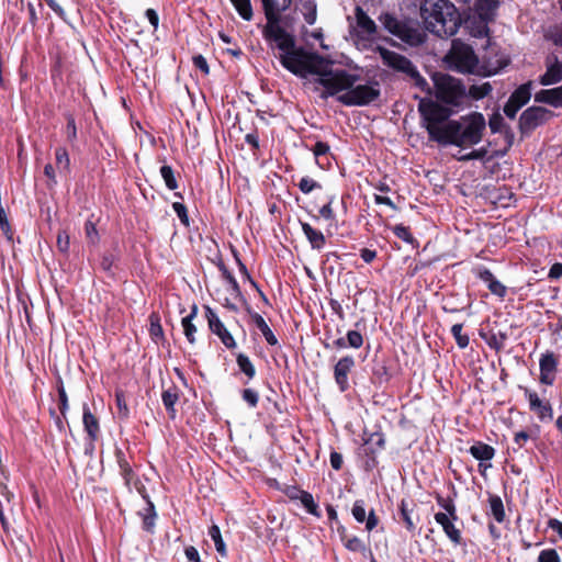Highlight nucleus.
Returning <instances> with one entry per match:
<instances>
[{
	"mask_svg": "<svg viewBox=\"0 0 562 562\" xmlns=\"http://www.w3.org/2000/svg\"><path fill=\"white\" fill-rule=\"evenodd\" d=\"M262 35L272 48L279 50L276 57L292 74L306 77L307 74L322 72L324 59L317 54L306 52L303 47H297L294 36L280 25V20L267 22L262 29Z\"/></svg>",
	"mask_w": 562,
	"mask_h": 562,
	"instance_id": "1",
	"label": "nucleus"
},
{
	"mask_svg": "<svg viewBox=\"0 0 562 562\" xmlns=\"http://www.w3.org/2000/svg\"><path fill=\"white\" fill-rule=\"evenodd\" d=\"M317 75L319 77L316 82L325 88L321 94L323 99L337 95V100L344 105L363 106L373 102L380 95L378 82L356 85L360 77L345 69L327 70L324 63L322 72Z\"/></svg>",
	"mask_w": 562,
	"mask_h": 562,
	"instance_id": "2",
	"label": "nucleus"
},
{
	"mask_svg": "<svg viewBox=\"0 0 562 562\" xmlns=\"http://www.w3.org/2000/svg\"><path fill=\"white\" fill-rule=\"evenodd\" d=\"M420 16L426 30L439 37L453 36L461 23L457 8L448 0H424Z\"/></svg>",
	"mask_w": 562,
	"mask_h": 562,
	"instance_id": "3",
	"label": "nucleus"
},
{
	"mask_svg": "<svg viewBox=\"0 0 562 562\" xmlns=\"http://www.w3.org/2000/svg\"><path fill=\"white\" fill-rule=\"evenodd\" d=\"M486 121L482 113L472 112L458 120L447 121L445 134L439 144L472 147L482 140Z\"/></svg>",
	"mask_w": 562,
	"mask_h": 562,
	"instance_id": "4",
	"label": "nucleus"
},
{
	"mask_svg": "<svg viewBox=\"0 0 562 562\" xmlns=\"http://www.w3.org/2000/svg\"><path fill=\"white\" fill-rule=\"evenodd\" d=\"M432 81L438 100L456 108L464 104L467 92L459 79L447 74L436 72L432 76Z\"/></svg>",
	"mask_w": 562,
	"mask_h": 562,
	"instance_id": "5",
	"label": "nucleus"
},
{
	"mask_svg": "<svg viewBox=\"0 0 562 562\" xmlns=\"http://www.w3.org/2000/svg\"><path fill=\"white\" fill-rule=\"evenodd\" d=\"M418 110L425 121L429 138L439 143L446 132V121L450 112L432 100L426 99L420 100Z\"/></svg>",
	"mask_w": 562,
	"mask_h": 562,
	"instance_id": "6",
	"label": "nucleus"
},
{
	"mask_svg": "<svg viewBox=\"0 0 562 562\" xmlns=\"http://www.w3.org/2000/svg\"><path fill=\"white\" fill-rule=\"evenodd\" d=\"M378 53L385 66L406 75L413 80L416 87L430 93V87L428 82L419 75L417 68L407 57L384 47H378Z\"/></svg>",
	"mask_w": 562,
	"mask_h": 562,
	"instance_id": "7",
	"label": "nucleus"
},
{
	"mask_svg": "<svg viewBox=\"0 0 562 562\" xmlns=\"http://www.w3.org/2000/svg\"><path fill=\"white\" fill-rule=\"evenodd\" d=\"M450 67L459 72L475 74L477 72L479 59L472 47L456 40L447 56Z\"/></svg>",
	"mask_w": 562,
	"mask_h": 562,
	"instance_id": "8",
	"label": "nucleus"
},
{
	"mask_svg": "<svg viewBox=\"0 0 562 562\" xmlns=\"http://www.w3.org/2000/svg\"><path fill=\"white\" fill-rule=\"evenodd\" d=\"M379 21L386 31L405 43L417 45L424 41V35L419 30L408 26L393 14L382 13Z\"/></svg>",
	"mask_w": 562,
	"mask_h": 562,
	"instance_id": "9",
	"label": "nucleus"
},
{
	"mask_svg": "<svg viewBox=\"0 0 562 562\" xmlns=\"http://www.w3.org/2000/svg\"><path fill=\"white\" fill-rule=\"evenodd\" d=\"M549 116V111L541 106H531L525 110L519 117L520 130L530 132L543 124Z\"/></svg>",
	"mask_w": 562,
	"mask_h": 562,
	"instance_id": "10",
	"label": "nucleus"
},
{
	"mask_svg": "<svg viewBox=\"0 0 562 562\" xmlns=\"http://www.w3.org/2000/svg\"><path fill=\"white\" fill-rule=\"evenodd\" d=\"M205 316L209 323V327L211 331L218 336L221 341L225 345V347L232 349L236 347L235 339L231 335V333L226 329L224 324L221 322L216 313L210 308H205Z\"/></svg>",
	"mask_w": 562,
	"mask_h": 562,
	"instance_id": "11",
	"label": "nucleus"
},
{
	"mask_svg": "<svg viewBox=\"0 0 562 562\" xmlns=\"http://www.w3.org/2000/svg\"><path fill=\"white\" fill-rule=\"evenodd\" d=\"M558 364L559 359L553 352L547 351L541 356L539 361V380L542 384L552 385L554 383L555 375L558 372Z\"/></svg>",
	"mask_w": 562,
	"mask_h": 562,
	"instance_id": "12",
	"label": "nucleus"
},
{
	"mask_svg": "<svg viewBox=\"0 0 562 562\" xmlns=\"http://www.w3.org/2000/svg\"><path fill=\"white\" fill-rule=\"evenodd\" d=\"M355 359L351 356L340 358L334 367V379L341 392L349 389L348 375L355 368Z\"/></svg>",
	"mask_w": 562,
	"mask_h": 562,
	"instance_id": "13",
	"label": "nucleus"
},
{
	"mask_svg": "<svg viewBox=\"0 0 562 562\" xmlns=\"http://www.w3.org/2000/svg\"><path fill=\"white\" fill-rule=\"evenodd\" d=\"M526 395L529 401L530 411L537 414L540 420L552 419L553 414L550 403L541 401L536 392L529 390H526Z\"/></svg>",
	"mask_w": 562,
	"mask_h": 562,
	"instance_id": "14",
	"label": "nucleus"
},
{
	"mask_svg": "<svg viewBox=\"0 0 562 562\" xmlns=\"http://www.w3.org/2000/svg\"><path fill=\"white\" fill-rule=\"evenodd\" d=\"M435 520L442 527V530L452 543L460 544L462 542L461 531L454 526L457 519H452L447 514L440 512L435 514Z\"/></svg>",
	"mask_w": 562,
	"mask_h": 562,
	"instance_id": "15",
	"label": "nucleus"
},
{
	"mask_svg": "<svg viewBox=\"0 0 562 562\" xmlns=\"http://www.w3.org/2000/svg\"><path fill=\"white\" fill-rule=\"evenodd\" d=\"M498 3L497 0H474L471 7L473 16L487 22L493 21Z\"/></svg>",
	"mask_w": 562,
	"mask_h": 562,
	"instance_id": "16",
	"label": "nucleus"
},
{
	"mask_svg": "<svg viewBox=\"0 0 562 562\" xmlns=\"http://www.w3.org/2000/svg\"><path fill=\"white\" fill-rule=\"evenodd\" d=\"M267 22L280 20V14L288 10L292 0H261Z\"/></svg>",
	"mask_w": 562,
	"mask_h": 562,
	"instance_id": "17",
	"label": "nucleus"
},
{
	"mask_svg": "<svg viewBox=\"0 0 562 562\" xmlns=\"http://www.w3.org/2000/svg\"><path fill=\"white\" fill-rule=\"evenodd\" d=\"M300 224L311 247L318 251L322 250L326 244V238L324 234L306 222H300Z\"/></svg>",
	"mask_w": 562,
	"mask_h": 562,
	"instance_id": "18",
	"label": "nucleus"
},
{
	"mask_svg": "<svg viewBox=\"0 0 562 562\" xmlns=\"http://www.w3.org/2000/svg\"><path fill=\"white\" fill-rule=\"evenodd\" d=\"M562 80V64L554 58L553 63L548 64L547 71L541 76L542 86H551Z\"/></svg>",
	"mask_w": 562,
	"mask_h": 562,
	"instance_id": "19",
	"label": "nucleus"
},
{
	"mask_svg": "<svg viewBox=\"0 0 562 562\" xmlns=\"http://www.w3.org/2000/svg\"><path fill=\"white\" fill-rule=\"evenodd\" d=\"M356 21L361 34L367 36L375 34V22L360 7L356 8Z\"/></svg>",
	"mask_w": 562,
	"mask_h": 562,
	"instance_id": "20",
	"label": "nucleus"
},
{
	"mask_svg": "<svg viewBox=\"0 0 562 562\" xmlns=\"http://www.w3.org/2000/svg\"><path fill=\"white\" fill-rule=\"evenodd\" d=\"M479 278L487 284L488 290L499 296L504 297L506 294V286L501 283L488 269H483L479 272Z\"/></svg>",
	"mask_w": 562,
	"mask_h": 562,
	"instance_id": "21",
	"label": "nucleus"
},
{
	"mask_svg": "<svg viewBox=\"0 0 562 562\" xmlns=\"http://www.w3.org/2000/svg\"><path fill=\"white\" fill-rule=\"evenodd\" d=\"M469 452L476 460L488 461L494 458L495 449L482 441H476L470 447Z\"/></svg>",
	"mask_w": 562,
	"mask_h": 562,
	"instance_id": "22",
	"label": "nucleus"
},
{
	"mask_svg": "<svg viewBox=\"0 0 562 562\" xmlns=\"http://www.w3.org/2000/svg\"><path fill=\"white\" fill-rule=\"evenodd\" d=\"M251 318H252L255 326L259 329V331L265 337L266 341L271 346H276L278 344V339L274 336L271 328L269 327V325L267 324V322L263 319V317L258 313H254L251 315Z\"/></svg>",
	"mask_w": 562,
	"mask_h": 562,
	"instance_id": "23",
	"label": "nucleus"
},
{
	"mask_svg": "<svg viewBox=\"0 0 562 562\" xmlns=\"http://www.w3.org/2000/svg\"><path fill=\"white\" fill-rule=\"evenodd\" d=\"M340 538L345 548L348 549L349 551L360 552L362 554H364L368 551L367 546L360 538L353 535H348L346 530H342L340 532Z\"/></svg>",
	"mask_w": 562,
	"mask_h": 562,
	"instance_id": "24",
	"label": "nucleus"
},
{
	"mask_svg": "<svg viewBox=\"0 0 562 562\" xmlns=\"http://www.w3.org/2000/svg\"><path fill=\"white\" fill-rule=\"evenodd\" d=\"M83 425L90 439L94 440L99 434V422L87 405L83 406Z\"/></svg>",
	"mask_w": 562,
	"mask_h": 562,
	"instance_id": "25",
	"label": "nucleus"
},
{
	"mask_svg": "<svg viewBox=\"0 0 562 562\" xmlns=\"http://www.w3.org/2000/svg\"><path fill=\"white\" fill-rule=\"evenodd\" d=\"M488 22L477 19V16H470L467 21V27L474 37H484L488 33Z\"/></svg>",
	"mask_w": 562,
	"mask_h": 562,
	"instance_id": "26",
	"label": "nucleus"
},
{
	"mask_svg": "<svg viewBox=\"0 0 562 562\" xmlns=\"http://www.w3.org/2000/svg\"><path fill=\"white\" fill-rule=\"evenodd\" d=\"M531 97V82L519 86L509 97L513 102H516L518 106H524L528 103Z\"/></svg>",
	"mask_w": 562,
	"mask_h": 562,
	"instance_id": "27",
	"label": "nucleus"
},
{
	"mask_svg": "<svg viewBox=\"0 0 562 562\" xmlns=\"http://www.w3.org/2000/svg\"><path fill=\"white\" fill-rule=\"evenodd\" d=\"M178 398H179L178 392L175 387H170V389L164 391L162 395H161L162 403H164L170 418H172V419L176 417L175 405L178 402Z\"/></svg>",
	"mask_w": 562,
	"mask_h": 562,
	"instance_id": "28",
	"label": "nucleus"
},
{
	"mask_svg": "<svg viewBox=\"0 0 562 562\" xmlns=\"http://www.w3.org/2000/svg\"><path fill=\"white\" fill-rule=\"evenodd\" d=\"M299 9L302 12L306 23L310 25L316 21V3L314 0H300Z\"/></svg>",
	"mask_w": 562,
	"mask_h": 562,
	"instance_id": "29",
	"label": "nucleus"
},
{
	"mask_svg": "<svg viewBox=\"0 0 562 562\" xmlns=\"http://www.w3.org/2000/svg\"><path fill=\"white\" fill-rule=\"evenodd\" d=\"M488 503L490 510L494 519L497 522H503L505 520V510L502 498L497 495H490Z\"/></svg>",
	"mask_w": 562,
	"mask_h": 562,
	"instance_id": "30",
	"label": "nucleus"
},
{
	"mask_svg": "<svg viewBox=\"0 0 562 562\" xmlns=\"http://www.w3.org/2000/svg\"><path fill=\"white\" fill-rule=\"evenodd\" d=\"M196 315V306H193L192 312L182 318V327L183 333L190 344H194L195 337L194 334L196 333V327L192 324V319Z\"/></svg>",
	"mask_w": 562,
	"mask_h": 562,
	"instance_id": "31",
	"label": "nucleus"
},
{
	"mask_svg": "<svg viewBox=\"0 0 562 562\" xmlns=\"http://www.w3.org/2000/svg\"><path fill=\"white\" fill-rule=\"evenodd\" d=\"M238 14L246 21L252 19V7L250 0H231Z\"/></svg>",
	"mask_w": 562,
	"mask_h": 562,
	"instance_id": "32",
	"label": "nucleus"
},
{
	"mask_svg": "<svg viewBox=\"0 0 562 562\" xmlns=\"http://www.w3.org/2000/svg\"><path fill=\"white\" fill-rule=\"evenodd\" d=\"M299 499L310 514L319 517L318 506L314 502V498L311 493L305 491H299Z\"/></svg>",
	"mask_w": 562,
	"mask_h": 562,
	"instance_id": "33",
	"label": "nucleus"
},
{
	"mask_svg": "<svg viewBox=\"0 0 562 562\" xmlns=\"http://www.w3.org/2000/svg\"><path fill=\"white\" fill-rule=\"evenodd\" d=\"M209 535L212 538V540L214 541L216 551L222 557H225L226 553H227L226 552V546H225V543L223 541V538H222L221 530H220L218 526L217 525L211 526V528L209 530Z\"/></svg>",
	"mask_w": 562,
	"mask_h": 562,
	"instance_id": "34",
	"label": "nucleus"
},
{
	"mask_svg": "<svg viewBox=\"0 0 562 562\" xmlns=\"http://www.w3.org/2000/svg\"><path fill=\"white\" fill-rule=\"evenodd\" d=\"M149 323H150V326H149L150 337L155 341H158V339H161L164 337V330H162V327L160 325V317H159V315L156 314V313H151L150 316H149Z\"/></svg>",
	"mask_w": 562,
	"mask_h": 562,
	"instance_id": "35",
	"label": "nucleus"
},
{
	"mask_svg": "<svg viewBox=\"0 0 562 562\" xmlns=\"http://www.w3.org/2000/svg\"><path fill=\"white\" fill-rule=\"evenodd\" d=\"M116 457L121 474L124 477L126 485H130L131 481L134 479V472L121 451L116 454Z\"/></svg>",
	"mask_w": 562,
	"mask_h": 562,
	"instance_id": "36",
	"label": "nucleus"
},
{
	"mask_svg": "<svg viewBox=\"0 0 562 562\" xmlns=\"http://www.w3.org/2000/svg\"><path fill=\"white\" fill-rule=\"evenodd\" d=\"M492 91V86L490 82H484L482 85H473L469 89V95L475 100H480L488 95Z\"/></svg>",
	"mask_w": 562,
	"mask_h": 562,
	"instance_id": "37",
	"label": "nucleus"
},
{
	"mask_svg": "<svg viewBox=\"0 0 562 562\" xmlns=\"http://www.w3.org/2000/svg\"><path fill=\"white\" fill-rule=\"evenodd\" d=\"M56 166L60 171L68 172L70 166V159L65 148L58 147L55 150Z\"/></svg>",
	"mask_w": 562,
	"mask_h": 562,
	"instance_id": "38",
	"label": "nucleus"
},
{
	"mask_svg": "<svg viewBox=\"0 0 562 562\" xmlns=\"http://www.w3.org/2000/svg\"><path fill=\"white\" fill-rule=\"evenodd\" d=\"M237 364L240 371L244 372L249 379H252L255 376V367L247 356L239 353L237 356Z\"/></svg>",
	"mask_w": 562,
	"mask_h": 562,
	"instance_id": "39",
	"label": "nucleus"
},
{
	"mask_svg": "<svg viewBox=\"0 0 562 562\" xmlns=\"http://www.w3.org/2000/svg\"><path fill=\"white\" fill-rule=\"evenodd\" d=\"M384 436L381 432H373L366 439V445L369 446L372 453L384 448Z\"/></svg>",
	"mask_w": 562,
	"mask_h": 562,
	"instance_id": "40",
	"label": "nucleus"
},
{
	"mask_svg": "<svg viewBox=\"0 0 562 562\" xmlns=\"http://www.w3.org/2000/svg\"><path fill=\"white\" fill-rule=\"evenodd\" d=\"M160 175L169 190H176L178 188L177 180L173 175V170L170 166L164 165L160 168Z\"/></svg>",
	"mask_w": 562,
	"mask_h": 562,
	"instance_id": "41",
	"label": "nucleus"
},
{
	"mask_svg": "<svg viewBox=\"0 0 562 562\" xmlns=\"http://www.w3.org/2000/svg\"><path fill=\"white\" fill-rule=\"evenodd\" d=\"M462 329H463V325L462 324H454L451 327V334L454 337V339L457 341V345L461 349H464L465 347H468L470 339H469L468 335L462 333Z\"/></svg>",
	"mask_w": 562,
	"mask_h": 562,
	"instance_id": "42",
	"label": "nucleus"
},
{
	"mask_svg": "<svg viewBox=\"0 0 562 562\" xmlns=\"http://www.w3.org/2000/svg\"><path fill=\"white\" fill-rule=\"evenodd\" d=\"M155 517H156V513L154 509V505H153V503H148V506L145 509L144 517H143V526H144L145 530L153 531V528L155 526Z\"/></svg>",
	"mask_w": 562,
	"mask_h": 562,
	"instance_id": "43",
	"label": "nucleus"
},
{
	"mask_svg": "<svg viewBox=\"0 0 562 562\" xmlns=\"http://www.w3.org/2000/svg\"><path fill=\"white\" fill-rule=\"evenodd\" d=\"M346 339L348 347L353 349H359L363 345V336L358 330H348Z\"/></svg>",
	"mask_w": 562,
	"mask_h": 562,
	"instance_id": "44",
	"label": "nucleus"
},
{
	"mask_svg": "<svg viewBox=\"0 0 562 562\" xmlns=\"http://www.w3.org/2000/svg\"><path fill=\"white\" fill-rule=\"evenodd\" d=\"M394 235L404 240L405 243L412 244L414 241V237L409 232V228L404 226L403 224H397L393 227Z\"/></svg>",
	"mask_w": 562,
	"mask_h": 562,
	"instance_id": "45",
	"label": "nucleus"
},
{
	"mask_svg": "<svg viewBox=\"0 0 562 562\" xmlns=\"http://www.w3.org/2000/svg\"><path fill=\"white\" fill-rule=\"evenodd\" d=\"M401 517L402 519L404 520L405 522V526L408 530H414L415 529V524L412 519V516H411V509L408 508V504L406 501H402L401 502Z\"/></svg>",
	"mask_w": 562,
	"mask_h": 562,
	"instance_id": "46",
	"label": "nucleus"
},
{
	"mask_svg": "<svg viewBox=\"0 0 562 562\" xmlns=\"http://www.w3.org/2000/svg\"><path fill=\"white\" fill-rule=\"evenodd\" d=\"M438 504L447 512L446 514L452 519H458L457 508L452 499H445L441 496L437 497Z\"/></svg>",
	"mask_w": 562,
	"mask_h": 562,
	"instance_id": "47",
	"label": "nucleus"
},
{
	"mask_svg": "<svg viewBox=\"0 0 562 562\" xmlns=\"http://www.w3.org/2000/svg\"><path fill=\"white\" fill-rule=\"evenodd\" d=\"M486 155H487V148L481 147L479 149H474L465 155L458 157V160L459 161H469V160H473V159L482 160L485 158Z\"/></svg>",
	"mask_w": 562,
	"mask_h": 562,
	"instance_id": "48",
	"label": "nucleus"
},
{
	"mask_svg": "<svg viewBox=\"0 0 562 562\" xmlns=\"http://www.w3.org/2000/svg\"><path fill=\"white\" fill-rule=\"evenodd\" d=\"M538 562H561V559L557 550L544 549L539 553Z\"/></svg>",
	"mask_w": 562,
	"mask_h": 562,
	"instance_id": "49",
	"label": "nucleus"
},
{
	"mask_svg": "<svg viewBox=\"0 0 562 562\" xmlns=\"http://www.w3.org/2000/svg\"><path fill=\"white\" fill-rule=\"evenodd\" d=\"M297 186L300 190L305 194L312 192L314 189L321 188V184L318 182L308 177H303Z\"/></svg>",
	"mask_w": 562,
	"mask_h": 562,
	"instance_id": "50",
	"label": "nucleus"
},
{
	"mask_svg": "<svg viewBox=\"0 0 562 562\" xmlns=\"http://www.w3.org/2000/svg\"><path fill=\"white\" fill-rule=\"evenodd\" d=\"M352 516L358 522H364L366 520V508L363 501H356L352 506Z\"/></svg>",
	"mask_w": 562,
	"mask_h": 562,
	"instance_id": "51",
	"label": "nucleus"
},
{
	"mask_svg": "<svg viewBox=\"0 0 562 562\" xmlns=\"http://www.w3.org/2000/svg\"><path fill=\"white\" fill-rule=\"evenodd\" d=\"M115 398L120 417L126 418L130 414V409L127 407L124 394L122 392H117Z\"/></svg>",
	"mask_w": 562,
	"mask_h": 562,
	"instance_id": "52",
	"label": "nucleus"
},
{
	"mask_svg": "<svg viewBox=\"0 0 562 562\" xmlns=\"http://www.w3.org/2000/svg\"><path fill=\"white\" fill-rule=\"evenodd\" d=\"M488 126L493 133H498L504 126V119L499 113H494L488 120Z\"/></svg>",
	"mask_w": 562,
	"mask_h": 562,
	"instance_id": "53",
	"label": "nucleus"
},
{
	"mask_svg": "<svg viewBox=\"0 0 562 562\" xmlns=\"http://www.w3.org/2000/svg\"><path fill=\"white\" fill-rule=\"evenodd\" d=\"M243 400L247 402L250 407H256L259 401L258 393L252 389H245L243 391Z\"/></svg>",
	"mask_w": 562,
	"mask_h": 562,
	"instance_id": "54",
	"label": "nucleus"
},
{
	"mask_svg": "<svg viewBox=\"0 0 562 562\" xmlns=\"http://www.w3.org/2000/svg\"><path fill=\"white\" fill-rule=\"evenodd\" d=\"M334 199V196H330L328 201L319 209V215L325 220L333 221L335 218V213L331 207Z\"/></svg>",
	"mask_w": 562,
	"mask_h": 562,
	"instance_id": "55",
	"label": "nucleus"
},
{
	"mask_svg": "<svg viewBox=\"0 0 562 562\" xmlns=\"http://www.w3.org/2000/svg\"><path fill=\"white\" fill-rule=\"evenodd\" d=\"M535 100L537 102L548 103L553 106L552 89H543L536 93Z\"/></svg>",
	"mask_w": 562,
	"mask_h": 562,
	"instance_id": "56",
	"label": "nucleus"
},
{
	"mask_svg": "<svg viewBox=\"0 0 562 562\" xmlns=\"http://www.w3.org/2000/svg\"><path fill=\"white\" fill-rule=\"evenodd\" d=\"M86 236L90 243L95 244L99 240V234L97 232L95 225L88 221L85 225Z\"/></svg>",
	"mask_w": 562,
	"mask_h": 562,
	"instance_id": "57",
	"label": "nucleus"
},
{
	"mask_svg": "<svg viewBox=\"0 0 562 562\" xmlns=\"http://www.w3.org/2000/svg\"><path fill=\"white\" fill-rule=\"evenodd\" d=\"M58 395H59V411L63 417H66V413L68 411V398L66 391L63 386L58 389Z\"/></svg>",
	"mask_w": 562,
	"mask_h": 562,
	"instance_id": "58",
	"label": "nucleus"
},
{
	"mask_svg": "<svg viewBox=\"0 0 562 562\" xmlns=\"http://www.w3.org/2000/svg\"><path fill=\"white\" fill-rule=\"evenodd\" d=\"M522 106H518V104L516 102H513V100L508 99V101L506 102L505 106H504V113L506 114V116H508L509 119H515L517 112L521 109Z\"/></svg>",
	"mask_w": 562,
	"mask_h": 562,
	"instance_id": "59",
	"label": "nucleus"
},
{
	"mask_svg": "<svg viewBox=\"0 0 562 562\" xmlns=\"http://www.w3.org/2000/svg\"><path fill=\"white\" fill-rule=\"evenodd\" d=\"M57 247L64 252L69 248V236L65 231L59 232L57 235Z\"/></svg>",
	"mask_w": 562,
	"mask_h": 562,
	"instance_id": "60",
	"label": "nucleus"
},
{
	"mask_svg": "<svg viewBox=\"0 0 562 562\" xmlns=\"http://www.w3.org/2000/svg\"><path fill=\"white\" fill-rule=\"evenodd\" d=\"M193 65L205 75H207L210 71L207 61L202 55H196L193 57Z\"/></svg>",
	"mask_w": 562,
	"mask_h": 562,
	"instance_id": "61",
	"label": "nucleus"
},
{
	"mask_svg": "<svg viewBox=\"0 0 562 562\" xmlns=\"http://www.w3.org/2000/svg\"><path fill=\"white\" fill-rule=\"evenodd\" d=\"M114 263V256L112 254H104L101 259V268L108 273H111Z\"/></svg>",
	"mask_w": 562,
	"mask_h": 562,
	"instance_id": "62",
	"label": "nucleus"
},
{
	"mask_svg": "<svg viewBox=\"0 0 562 562\" xmlns=\"http://www.w3.org/2000/svg\"><path fill=\"white\" fill-rule=\"evenodd\" d=\"M66 132H67V137H68L69 140L76 139V137H77V127H76V123H75V120H74L72 116L68 117Z\"/></svg>",
	"mask_w": 562,
	"mask_h": 562,
	"instance_id": "63",
	"label": "nucleus"
},
{
	"mask_svg": "<svg viewBox=\"0 0 562 562\" xmlns=\"http://www.w3.org/2000/svg\"><path fill=\"white\" fill-rule=\"evenodd\" d=\"M312 151L315 155V157L326 155L329 151V145L324 142H317L315 146L312 148Z\"/></svg>",
	"mask_w": 562,
	"mask_h": 562,
	"instance_id": "64",
	"label": "nucleus"
}]
</instances>
